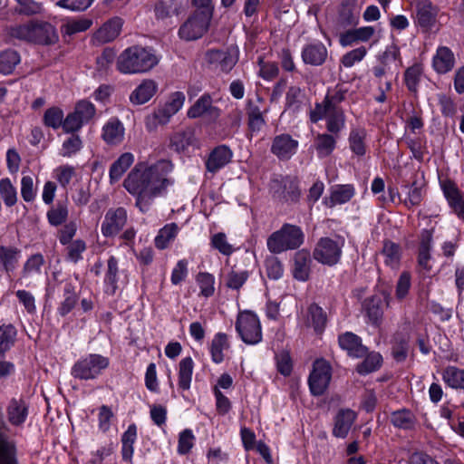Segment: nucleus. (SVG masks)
<instances>
[{
    "label": "nucleus",
    "mask_w": 464,
    "mask_h": 464,
    "mask_svg": "<svg viewBox=\"0 0 464 464\" xmlns=\"http://www.w3.org/2000/svg\"><path fill=\"white\" fill-rule=\"evenodd\" d=\"M392 422L396 427L410 429L414 424V416L407 410L397 411L392 414Z\"/></svg>",
    "instance_id": "nucleus-53"
},
{
    "label": "nucleus",
    "mask_w": 464,
    "mask_h": 464,
    "mask_svg": "<svg viewBox=\"0 0 464 464\" xmlns=\"http://www.w3.org/2000/svg\"><path fill=\"white\" fill-rule=\"evenodd\" d=\"M336 140L329 134H318L314 139V147L319 158L328 157L335 149Z\"/></svg>",
    "instance_id": "nucleus-37"
},
{
    "label": "nucleus",
    "mask_w": 464,
    "mask_h": 464,
    "mask_svg": "<svg viewBox=\"0 0 464 464\" xmlns=\"http://www.w3.org/2000/svg\"><path fill=\"white\" fill-rule=\"evenodd\" d=\"M125 129L123 124L115 118L108 121L102 127V137L110 145H117L123 140Z\"/></svg>",
    "instance_id": "nucleus-26"
},
{
    "label": "nucleus",
    "mask_w": 464,
    "mask_h": 464,
    "mask_svg": "<svg viewBox=\"0 0 464 464\" xmlns=\"http://www.w3.org/2000/svg\"><path fill=\"white\" fill-rule=\"evenodd\" d=\"M236 329L242 341L246 344H256L262 340V329L259 318L250 311L239 313Z\"/></svg>",
    "instance_id": "nucleus-6"
},
{
    "label": "nucleus",
    "mask_w": 464,
    "mask_h": 464,
    "mask_svg": "<svg viewBox=\"0 0 464 464\" xmlns=\"http://www.w3.org/2000/svg\"><path fill=\"white\" fill-rule=\"evenodd\" d=\"M442 380L452 389L464 390V369L448 366L442 372Z\"/></svg>",
    "instance_id": "nucleus-33"
},
{
    "label": "nucleus",
    "mask_w": 464,
    "mask_h": 464,
    "mask_svg": "<svg viewBox=\"0 0 464 464\" xmlns=\"http://www.w3.org/2000/svg\"><path fill=\"white\" fill-rule=\"evenodd\" d=\"M82 148V140L79 135L72 134L65 139L60 150V155L64 158H71L78 153Z\"/></svg>",
    "instance_id": "nucleus-48"
},
{
    "label": "nucleus",
    "mask_w": 464,
    "mask_h": 464,
    "mask_svg": "<svg viewBox=\"0 0 464 464\" xmlns=\"http://www.w3.org/2000/svg\"><path fill=\"white\" fill-rule=\"evenodd\" d=\"M16 11L19 14L32 15L42 12V4L35 0H15Z\"/></svg>",
    "instance_id": "nucleus-58"
},
{
    "label": "nucleus",
    "mask_w": 464,
    "mask_h": 464,
    "mask_svg": "<svg viewBox=\"0 0 464 464\" xmlns=\"http://www.w3.org/2000/svg\"><path fill=\"white\" fill-rule=\"evenodd\" d=\"M20 63V55L14 50H6L0 53V72L11 73Z\"/></svg>",
    "instance_id": "nucleus-45"
},
{
    "label": "nucleus",
    "mask_w": 464,
    "mask_h": 464,
    "mask_svg": "<svg viewBox=\"0 0 464 464\" xmlns=\"http://www.w3.org/2000/svg\"><path fill=\"white\" fill-rule=\"evenodd\" d=\"M195 436L191 430L186 429L179 434L177 451L179 455L188 454L193 448Z\"/></svg>",
    "instance_id": "nucleus-52"
},
{
    "label": "nucleus",
    "mask_w": 464,
    "mask_h": 464,
    "mask_svg": "<svg viewBox=\"0 0 464 464\" xmlns=\"http://www.w3.org/2000/svg\"><path fill=\"white\" fill-rule=\"evenodd\" d=\"M349 147L356 156H363L366 152V131L362 128L353 129L349 134Z\"/></svg>",
    "instance_id": "nucleus-34"
},
{
    "label": "nucleus",
    "mask_w": 464,
    "mask_h": 464,
    "mask_svg": "<svg viewBox=\"0 0 464 464\" xmlns=\"http://www.w3.org/2000/svg\"><path fill=\"white\" fill-rule=\"evenodd\" d=\"M415 21L424 30L431 29L437 17V8L430 0H416L415 2Z\"/></svg>",
    "instance_id": "nucleus-15"
},
{
    "label": "nucleus",
    "mask_w": 464,
    "mask_h": 464,
    "mask_svg": "<svg viewBox=\"0 0 464 464\" xmlns=\"http://www.w3.org/2000/svg\"><path fill=\"white\" fill-rule=\"evenodd\" d=\"M304 242V233L302 228L286 223L268 237L266 246L271 253L281 254L299 248Z\"/></svg>",
    "instance_id": "nucleus-3"
},
{
    "label": "nucleus",
    "mask_w": 464,
    "mask_h": 464,
    "mask_svg": "<svg viewBox=\"0 0 464 464\" xmlns=\"http://www.w3.org/2000/svg\"><path fill=\"white\" fill-rule=\"evenodd\" d=\"M186 96L183 92L176 91L169 94L165 102L160 105L153 113L145 119V125L149 130H155L158 125H165L184 106Z\"/></svg>",
    "instance_id": "nucleus-4"
},
{
    "label": "nucleus",
    "mask_w": 464,
    "mask_h": 464,
    "mask_svg": "<svg viewBox=\"0 0 464 464\" xmlns=\"http://www.w3.org/2000/svg\"><path fill=\"white\" fill-rule=\"evenodd\" d=\"M188 273V261L187 259H180L177 262L171 272V282L177 285L182 282Z\"/></svg>",
    "instance_id": "nucleus-62"
},
{
    "label": "nucleus",
    "mask_w": 464,
    "mask_h": 464,
    "mask_svg": "<svg viewBox=\"0 0 464 464\" xmlns=\"http://www.w3.org/2000/svg\"><path fill=\"white\" fill-rule=\"evenodd\" d=\"M194 370V362L191 357L183 358L179 363V387L183 391L190 388Z\"/></svg>",
    "instance_id": "nucleus-32"
},
{
    "label": "nucleus",
    "mask_w": 464,
    "mask_h": 464,
    "mask_svg": "<svg viewBox=\"0 0 464 464\" xmlns=\"http://www.w3.org/2000/svg\"><path fill=\"white\" fill-rule=\"evenodd\" d=\"M64 114L62 109L58 107H52L45 111L44 114V123L45 126L57 130L63 127Z\"/></svg>",
    "instance_id": "nucleus-49"
},
{
    "label": "nucleus",
    "mask_w": 464,
    "mask_h": 464,
    "mask_svg": "<svg viewBox=\"0 0 464 464\" xmlns=\"http://www.w3.org/2000/svg\"><path fill=\"white\" fill-rule=\"evenodd\" d=\"M299 142L287 133L276 135L272 141L271 152L279 160H287L297 151Z\"/></svg>",
    "instance_id": "nucleus-11"
},
{
    "label": "nucleus",
    "mask_w": 464,
    "mask_h": 464,
    "mask_svg": "<svg viewBox=\"0 0 464 464\" xmlns=\"http://www.w3.org/2000/svg\"><path fill=\"white\" fill-rule=\"evenodd\" d=\"M73 112L87 123L94 117L95 107L91 102L82 100L76 103Z\"/></svg>",
    "instance_id": "nucleus-56"
},
{
    "label": "nucleus",
    "mask_w": 464,
    "mask_h": 464,
    "mask_svg": "<svg viewBox=\"0 0 464 464\" xmlns=\"http://www.w3.org/2000/svg\"><path fill=\"white\" fill-rule=\"evenodd\" d=\"M194 141V135L191 130H180L174 133L170 138V146L177 151H184Z\"/></svg>",
    "instance_id": "nucleus-42"
},
{
    "label": "nucleus",
    "mask_w": 464,
    "mask_h": 464,
    "mask_svg": "<svg viewBox=\"0 0 464 464\" xmlns=\"http://www.w3.org/2000/svg\"><path fill=\"white\" fill-rule=\"evenodd\" d=\"M328 55L325 45L321 42L307 44L302 50V59L304 63L318 66L323 64Z\"/></svg>",
    "instance_id": "nucleus-19"
},
{
    "label": "nucleus",
    "mask_w": 464,
    "mask_h": 464,
    "mask_svg": "<svg viewBox=\"0 0 464 464\" xmlns=\"http://www.w3.org/2000/svg\"><path fill=\"white\" fill-rule=\"evenodd\" d=\"M437 99L442 115L444 117H454L457 113V105L454 101L444 93H439Z\"/></svg>",
    "instance_id": "nucleus-59"
},
{
    "label": "nucleus",
    "mask_w": 464,
    "mask_h": 464,
    "mask_svg": "<svg viewBox=\"0 0 464 464\" xmlns=\"http://www.w3.org/2000/svg\"><path fill=\"white\" fill-rule=\"evenodd\" d=\"M355 194V188L351 184L335 185L331 188L329 198L324 203L328 208L342 205L351 200Z\"/></svg>",
    "instance_id": "nucleus-21"
},
{
    "label": "nucleus",
    "mask_w": 464,
    "mask_h": 464,
    "mask_svg": "<svg viewBox=\"0 0 464 464\" xmlns=\"http://www.w3.org/2000/svg\"><path fill=\"white\" fill-rule=\"evenodd\" d=\"M122 24V20L119 17L109 20L98 30L96 34L97 39L102 43L114 40L120 34Z\"/></svg>",
    "instance_id": "nucleus-30"
},
{
    "label": "nucleus",
    "mask_w": 464,
    "mask_h": 464,
    "mask_svg": "<svg viewBox=\"0 0 464 464\" xmlns=\"http://www.w3.org/2000/svg\"><path fill=\"white\" fill-rule=\"evenodd\" d=\"M135 158L131 152H124L113 161L109 169L110 183H117L134 163Z\"/></svg>",
    "instance_id": "nucleus-25"
},
{
    "label": "nucleus",
    "mask_w": 464,
    "mask_h": 464,
    "mask_svg": "<svg viewBox=\"0 0 464 464\" xmlns=\"http://www.w3.org/2000/svg\"><path fill=\"white\" fill-rule=\"evenodd\" d=\"M382 63L385 66L393 63L397 70L402 65L400 49L397 45L392 44L386 48L382 55Z\"/></svg>",
    "instance_id": "nucleus-61"
},
{
    "label": "nucleus",
    "mask_w": 464,
    "mask_h": 464,
    "mask_svg": "<svg viewBox=\"0 0 464 464\" xmlns=\"http://www.w3.org/2000/svg\"><path fill=\"white\" fill-rule=\"evenodd\" d=\"M34 43L40 44H52L58 40L55 28L48 23L34 22Z\"/></svg>",
    "instance_id": "nucleus-28"
},
{
    "label": "nucleus",
    "mask_w": 464,
    "mask_h": 464,
    "mask_svg": "<svg viewBox=\"0 0 464 464\" xmlns=\"http://www.w3.org/2000/svg\"><path fill=\"white\" fill-rule=\"evenodd\" d=\"M21 195L25 202H32L37 195L34 179L31 176H24L21 179Z\"/></svg>",
    "instance_id": "nucleus-57"
},
{
    "label": "nucleus",
    "mask_w": 464,
    "mask_h": 464,
    "mask_svg": "<svg viewBox=\"0 0 464 464\" xmlns=\"http://www.w3.org/2000/svg\"><path fill=\"white\" fill-rule=\"evenodd\" d=\"M423 68L420 63H415L406 70L404 80L410 91L415 92L417 90V86L420 80Z\"/></svg>",
    "instance_id": "nucleus-51"
},
{
    "label": "nucleus",
    "mask_w": 464,
    "mask_h": 464,
    "mask_svg": "<svg viewBox=\"0 0 464 464\" xmlns=\"http://www.w3.org/2000/svg\"><path fill=\"white\" fill-rule=\"evenodd\" d=\"M92 24V21L88 18L67 19L63 22L61 31L65 35H73L88 30Z\"/></svg>",
    "instance_id": "nucleus-38"
},
{
    "label": "nucleus",
    "mask_w": 464,
    "mask_h": 464,
    "mask_svg": "<svg viewBox=\"0 0 464 464\" xmlns=\"http://www.w3.org/2000/svg\"><path fill=\"white\" fill-rule=\"evenodd\" d=\"M441 188L453 212L459 218L464 220V198L462 193L458 189L456 185L450 180L443 181L441 183Z\"/></svg>",
    "instance_id": "nucleus-16"
},
{
    "label": "nucleus",
    "mask_w": 464,
    "mask_h": 464,
    "mask_svg": "<svg viewBox=\"0 0 464 464\" xmlns=\"http://www.w3.org/2000/svg\"><path fill=\"white\" fill-rule=\"evenodd\" d=\"M207 59L216 69L227 72L237 63L238 50L236 48L227 51L211 50L208 52Z\"/></svg>",
    "instance_id": "nucleus-13"
},
{
    "label": "nucleus",
    "mask_w": 464,
    "mask_h": 464,
    "mask_svg": "<svg viewBox=\"0 0 464 464\" xmlns=\"http://www.w3.org/2000/svg\"><path fill=\"white\" fill-rule=\"evenodd\" d=\"M179 232V227L176 223H169L161 227L154 238L155 246L163 250L174 241Z\"/></svg>",
    "instance_id": "nucleus-29"
},
{
    "label": "nucleus",
    "mask_w": 464,
    "mask_h": 464,
    "mask_svg": "<svg viewBox=\"0 0 464 464\" xmlns=\"http://www.w3.org/2000/svg\"><path fill=\"white\" fill-rule=\"evenodd\" d=\"M326 317L323 309L316 304H311L307 309L305 324L314 331H321L325 324Z\"/></svg>",
    "instance_id": "nucleus-41"
},
{
    "label": "nucleus",
    "mask_w": 464,
    "mask_h": 464,
    "mask_svg": "<svg viewBox=\"0 0 464 464\" xmlns=\"http://www.w3.org/2000/svg\"><path fill=\"white\" fill-rule=\"evenodd\" d=\"M0 196L7 207H13L17 202V191L8 178L0 179Z\"/></svg>",
    "instance_id": "nucleus-47"
},
{
    "label": "nucleus",
    "mask_w": 464,
    "mask_h": 464,
    "mask_svg": "<svg viewBox=\"0 0 464 464\" xmlns=\"http://www.w3.org/2000/svg\"><path fill=\"white\" fill-rule=\"evenodd\" d=\"M382 355L379 353H371L366 355L362 362L357 366L360 374H368L379 369L382 364Z\"/></svg>",
    "instance_id": "nucleus-50"
},
{
    "label": "nucleus",
    "mask_w": 464,
    "mask_h": 464,
    "mask_svg": "<svg viewBox=\"0 0 464 464\" xmlns=\"http://www.w3.org/2000/svg\"><path fill=\"white\" fill-rule=\"evenodd\" d=\"M20 251L13 247L0 246V267L6 272L13 271L19 261Z\"/></svg>",
    "instance_id": "nucleus-39"
},
{
    "label": "nucleus",
    "mask_w": 464,
    "mask_h": 464,
    "mask_svg": "<svg viewBox=\"0 0 464 464\" xmlns=\"http://www.w3.org/2000/svg\"><path fill=\"white\" fill-rule=\"evenodd\" d=\"M5 424L0 420V464H16L14 458L13 448L5 440Z\"/></svg>",
    "instance_id": "nucleus-44"
},
{
    "label": "nucleus",
    "mask_w": 464,
    "mask_h": 464,
    "mask_svg": "<svg viewBox=\"0 0 464 464\" xmlns=\"http://www.w3.org/2000/svg\"><path fill=\"white\" fill-rule=\"evenodd\" d=\"M109 359L97 353L87 354L79 359L72 367L71 373L80 380H93L109 366Z\"/></svg>",
    "instance_id": "nucleus-5"
},
{
    "label": "nucleus",
    "mask_w": 464,
    "mask_h": 464,
    "mask_svg": "<svg viewBox=\"0 0 464 464\" xmlns=\"http://www.w3.org/2000/svg\"><path fill=\"white\" fill-rule=\"evenodd\" d=\"M7 35L12 39L34 43V22L10 26Z\"/></svg>",
    "instance_id": "nucleus-36"
},
{
    "label": "nucleus",
    "mask_w": 464,
    "mask_h": 464,
    "mask_svg": "<svg viewBox=\"0 0 464 464\" xmlns=\"http://www.w3.org/2000/svg\"><path fill=\"white\" fill-rule=\"evenodd\" d=\"M311 255L306 249H301L295 254L293 276L296 280H308L311 269Z\"/></svg>",
    "instance_id": "nucleus-22"
},
{
    "label": "nucleus",
    "mask_w": 464,
    "mask_h": 464,
    "mask_svg": "<svg viewBox=\"0 0 464 464\" xmlns=\"http://www.w3.org/2000/svg\"><path fill=\"white\" fill-rule=\"evenodd\" d=\"M382 256H383V260L385 265L392 268H397L399 266L401 261V248L400 246L391 241H387L384 243Z\"/></svg>",
    "instance_id": "nucleus-40"
},
{
    "label": "nucleus",
    "mask_w": 464,
    "mask_h": 464,
    "mask_svg": "<svg viewBox=\"0 0 464 464\" xmlns=\"http://www.w3.org/2000/svg\"><path fill=\"white\" fill-rule=\"evenodd\" d=\"M173 169L174 165L169 160L138 162L124 179L123 187L136 198V205L140 210L146 211L155 198L164 196L174 185Z\"/></svg>",
    "instance_id": "nucleus-1"
},
{
    "label": "nucleus",
    "mask_w": 464,
    "mask_h": 464,
    "mask_svg": "<svg viewBox=\"0 0 464 464\" xmlns=\"http://www.w3.org/2000/svg\"><path fill=\"white\" fill-rule=\"evenodd\" d=\"M204 114L213 117L219 115L218 109L212 106V99L208 94L202 95L187 111V116L190 119H196Z\"/></svg>",
    "instance_id": "nucleus-27"
},
{
    "label": "nucleus",
    "mask_w": 464,
    "mask_h": 464,
    "mask_svg": "<svg viewBox=\"0 0 464 464\" xmlns=\"http://www.w3.org/2000/svg\"><path fill=\"white\" fill-rule=\"evenodd\" d=\"M367 54V49L364 46H360L348 53H346L341 59V63L345 68H351L355 63H360Z\"/></svg>",
    "instance_id": "nucleus-54"
},
{
    "label": "nucleus",
    "mask_w": 464,
    "mask_h": 464,
    "mask_svg": "<svg viewBox=\"0 0 464 464\" xmlns=\"http://www.w3.org/2000/svg\"><path fill=\"white\" fill-rule=\"evenodd\" d=\"M227 338L224 334H218L212 340L210 353L214 362L220 363L224 360V350L227 348Z\"/></svg>",
    "instance_id": "nucleus-46"
},
{
    "label": "nucleus",
    "mask_w": 464,
    "mask_h": 464,
    "mask_svg": "<svg viewBox=\"0 0 464 464\" xmlns=\"http://www.w3.org/2000/svg\"><path fill=\"white\" fill-rule=\"evenodd\" d=\"M209 21V11L200 10L196 12L179 28V36L186 41H193L200 38L207 32Z\"/></svg>",
    "instance_id": "nucleus-8"
},
{
    "label": "nucleus",
    "mask_w": 464,
    "mask_h": 464,
    "mask_svg": "<svg viewBox=\"0 0 464 464\" xmlns=\"http://www.w3.org/2000/svg\"><path fill=\"white\" fill-rule=\"evenodd\" d=\"M343 246V242L340 238L322 237L315 245L313 256L323 265L334 266L341 258Z\"/></svg>",
    "instance_id": "nucleus-7"
},
{
    "label": "nucleus",
    "mask_w": 464,
    "mask_h": 464,
    "mask_svg": "<svg viewBox=\"0 0 464 464\" xmlns=\"http://www.w3.org/2000/svg\"><path fill=\"white\" fill-rule=\"evenodd\" d=\"M375 30L372 26H362L350 29L342 33L339 36V43L343 47L352 46L359 43L368 42L373 35Z\"/></svg>",
    "instance_id": "nucleus-18"
},
{
    "label": "nucleus",
    "mask_w": 464,
    "mask_h": 464,
    "mask_svg": "<svg viewBox=\"0 0 464 464\" xmlns=\"http://www.w3.org/2000/svg\"><path fill=\"white\" fill-rule=\"evenodd\" d=\"M158 92V83L152 79H144L130 94L133 105H142L150 102Z\"/></svg>",
    "instance_id": "nucleus-17"
},
{
    "label": "nucleus",
    "mask_w": 464,
    "mask_h": 464,
    "mask_svg": "<svg viewBox=\"0 0 464 464\" xmlns=\"http://www.w3.org/2000/svg\"><path fill=\"white\" fill-rule=\"evenodd\" d=\"M339 345L352 357H362L367 353V349L362 344L361 339L351 332H346L339 336Z\"/></svg>",
    "instance_id": "nucleus-23"
},
{
    "label": "nucleus",
    "mask_w": 464,
    "mask_h": 464,
    "mask_svg": "<svg viewBox=\"0 0 464 464\" xmlns=\"http://www.w3.org/2000/svg\"><path fill=\"white\" fill-rule=\"evenodd\" d=\"M456 63L453 51L445 45H439L431 59V67L438 74H446L452 71Z\"/></svg>",
    "instance_id": "nucleus-14"
},
{
    "label": "nucleus",
    "mask_w": 464,
    "mask_h": 464,
    "mask_svg": "<svg viewBox=\"0 0 464 464\" xmlns=\"http://www.w3.org/2000/svg\"><path fill=\"white\" fill-rule=\"evenodd\" d=\"M159 62L160 57L153 49L133 45L120 53L116 67L123 74H140L152 70Z\"/></svg>",
    "instance_id": "nucleus-2"
},
{
    "label": "nucleus",
    "mask_w": 464,
    "mask_h": 464,
    "mask_svg": "<svg viewBox=\"0 0 464 464\" xmlns=\"http://www.w3.org/2000/svg\"><path fill=\"white\" fill-rule=\"evenodd\" d=\"M137 440V426L132 423L121 436V455L125 461L131 462L134 453V443Z\"/></svg>",
    "instance_id": "nucleus-31"
},
{
    "label": "nucleus",
    "mask_w": 464,
    "mask_h": 464,
    "mask_svg": "<svg viewBox=\"0 0 464 464\" xmlns=\"http://www.w3.org/2000/svg\"><path fill=\"white\" fill-rule=\"evenodd\" d=\"M233 153L226 145L216 147L207 161V169L210 172H216L228 164L232 159Z\"/></svg>",
    "instance_id": "nucleus-24"
},
{
    "label": "nucleus",
    "mask_w": 464,
    "mask_h": 464,
    "mask_svg": "<svg viewBox=\"0 0 464 464\" xmlns=\"http://www.w3.org/2000/svg\"><path fill=\"white\" fill-rule=\"evenodd\" d=\"M126 222L127 212L124 208L110 209L102 224V234L106 237H114L123 228Z\"/></svg>",
    "instance_id": "nucleus-12"
},
{
    "label": "nucleus",
    "mask_w": 464,
    "mask_h": 464,
    "mask_svg": "<svg viewBox=\"0 0 464 464\" xmlns=\"http://www.w3.org/2000/svg\"><path fill=\"white\" fill-rule=\"evenodd\" d=\"M210 242L214 248L225 256H230L235 251V248L228 243L227 236L224 233L219 232L214 234L211 237Z\"/></svg>",
    "instance_id": "nucleus-55"
},
{
    "label": "nucleus",
    "mask_w": 464,
    "mask_h": 464,
    "mask_svg": "<svg viewBox=\"0 0 464 464\" xmlns=\"http://www.w3.org/2000/svg\"><path fill=\"white\" fill-rule=\"evenodd\" d=\"M356 420V413L350 409L340 410L334 417L333 435L337 438H345Z\"/></svg>",
    "instance_id": "nucleus-20"
},
{
    "label": "nucleus",
    "mask_w": 464,
    "mask_h": 464,
    "mask_svg": "<svg viewBox=\"0 0 464 464\" xmlns=\"http://www.w3.org/2000/svg\"><path fill=\"white\" fill-rule=\"evenodd\" d=\"M407 196L404 199V203L407 206H417L422 200L423 191L422 188L418 186L416 182H413L411 186L406 187Z\"/></svg>",
    "instance_id": "nucleus-63"
},
{
    "label": "nucleus",
    "mask_w": 464,
    "mask_h": 464,
    "mask_svg": "<svg viewBox=\"0 0 464 464\" xmlns=\"http://www.w3.org/2000/svg\"><path fill=\"white\" fill-rule=\"evenodd\" d=\"M363 307L369 318V322L372 324L378 326L382 316L381 298L374 295L371 300L364 302Z\"/></svg>",
    "instance_id": "nucleus-43"
},
{
    "label": "nucleus",
    "mask_w": 464,
    "mask_h": 464,
    "mask_svg": "<svg viewBox=\"0 0 464 464\" xmlns=\"http://www.w3.org/2000/svg\"><path fill=\"white\" fill-rule=\"evenodd\" d=\"M8 420L13 425H20L24 422L27 417V408L22 400H12L9 403Z\"/></svg>",
    "instance_id": "nucleus-35"
},
{
    "label": "nucleus",
    "mask_w": 464,
    "mask_h": 464,
    "mask_svg": "<svg viewBox=\"0 0 464 464\" xmlns=\"http://www.w3.org/2000/svg\"><path fill=\"white\" fill-rule=\"evenodd\" d=\"M114 414L111 409L106 405H102L99 408L98 413V427L102 432H106L110 430L111 420Z\"/></svg>",
    "instance_id": "nucleus-64"
},
{
    "label": "nucleus",
    "mask_w": 464,
    "mask_h": 464,
    "mask_svg": "<svg viewBox=\"0 0 464 464\" xmlns=\"http://www.w3.org/2000/svg\"><path fill=\"white\" fill-rule=\"evenodd\" d=\"M310 119L317 122L323 119L326 120V127L331 133H338L344 127V115L341 109L325 108L315 106L310 111Z\"/></svg>",
    "instance_id": "nucleus-10"
},
{
    "label": "nucleus",
    "mask_w": 464,
    "mask_h": 464,
    "mask_svg": "<svg viewBox=\"0 0 464 464\" xmlns=\"http://www.w3.org/2000/svg\"><path fill=\"white\" fill-rule=\"evenodd\" d=\"M332 378L330 364L323 360H316L309 376V388L314 395H322L327 389Z\"/></svg>",
    "instance_id": "nucleus-9"
},
{
    "label": "nucleus",
    "mask_w": 464,
    "mask_h": 464,
    "mask_svg": "<svg viewBox=\"0 0 464 464\" xmlns=\"http://www.w3.org/2000/svg\"><path fill=\"white\" fill-rule=\"evenodd\" d=\"M15 335L14 328L12 325L0 327V355L10 348Z\"/></svg>",
    "instance_id": "nucleus-60"
}]
</instances>
